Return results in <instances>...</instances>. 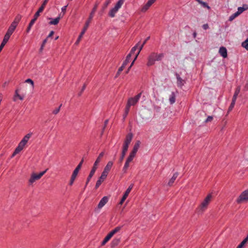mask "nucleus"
I'll return each mask as SVG.
<instances>
[{
  "mask_svg": "<svg viewBox=\"0 0 248 248\" xmlns=\"http://www.w3.org/2000/svg\"><path fill=\"white\" fill-rule=\"evenodd\" d=\"M235 102H236V100L232 99L231 104L228 108V111H231L232 109V108L234 107Z\"/></svg>",
  "mask_w": 248,
  "mask_h": 248,
  "instance_id": "58836bf2",
  "label": "nucleus"
},
{
  "mask_svg": "<svg viewBox=\"0 0 248 248\" xmlns=\"http://www.w3.org/2000/svg\"><path fill=\"white\" fill-rule=\"evenodd\" d=\"M108 174V172L104 170L100 176H101V178L106 179Z\"/></svg>",
  "mask_w": 248,
  "mask_h": 248,
  "instance_id": "a19ab883",
  "label": "nucleus"
},
{
  "mask_svg": "<svg viewBox=\"0 0 248 248\" xmlns=\"http://www.w3.org/2000/svg\"><path fill=\"white\" fill-rule=\"evenodd\" d=\"M124 1L125 0H119L115 5L114 7L110 10L108 13V16L110 17H114L115 16L116 14L123 5Z\"/></svg>",
  "mask_w": 248,
  "mask_h": 248,
  "instance_id": "20e7f679",
  "label": "nucleus"
},
{
  "mask_svg": "<svg viewBox=\"0 0 248 248\" xmlns=\"http://www.w3.org/2000/svg\"><path fill=\"white\" fill-rule=\"evenodd\" d=\"M105 180V179L101 178V176H100L96 183L95 186V189H97Z\"/></svg>",
  "mask_w": 248,
  "mask_h": 248,
  "instance_id": "7c9ffc66",
  "label": "nucleus"
},
{
  "mask_svg": "<svg viewBox=\"0 0 248 248\" xmlns=\"http://www.w3.org/2000/svg\"><path fill=\"white\" fill-rule=\"evenodd\" d=\"M113 163L112 161H108V162L107 164L106 165V166H105L104 170L109 172V171H110V170H111V169L113 166Z\"/></svg>",
  "mask_w": 248,
  "mask_h": 248,
  "instance_id": "a878e982",
  "label": "nucleus"
},
{
  "mask_svg": "<svg viewBox=\"0 0 248 248\" xmlns=\"http://www.w3.org/2000/svg\"><path fill=\"white\" fill-rule=\"evenodd\" d=\"M242 46L248 50V38L242 43Z\"/></svg>",
  "mask_w": 248,
  "mask_h": 248,
  "instance_id": "ea45409f",
  "label": "nucleus"
},
{
  "mask_svg": "<svg viewBox=\"0 0 248 248\" xmlns=\"http://www.w3.org/2000/svg\"><path fill=\"white\" fill-rule=\"evenodd\" d=\"M48 1H49V0H44L42 5L41 6V7L38 9L39 10V11H41L42 12L43 11V10L45 9V7L46 5V4L48 2Z\"/></svg>",
  "mask_w": 248,
  "mask_h": 248,
  "instance_id": "72a5a7b5",
  "label": "nucleus"
},
{
  "mask_svg": "<svg viewBox=\"0 0 248 248\" xmlns=\"http://www.w3.org/2000/svg\"><path fill=\"white\" fill-rule=\"evenodd\" d=\"M212 199L213 194L211 193H208L199 205L198 207L199 211L202 213L205 211L208 208V207L211 202Z\"/></svg>",
  "mask_w": 248,
  "mask_h": 248,
  "instance_id": "7ed1b4c3",
  "label": "nucleus"
},
{
  "mask_svg": "<svg viewBox=\"0 0 248 248\" xmlns=\"http://www.w3.org/2000/svg\"><path fill=\"white\" fill-rule=\"evenodd\" d=\"M219 53L224 58H226L227 57V49L224 46L220 47L219 49Z\"/></svg>",
  "mask_w": 248,
  "mask_h": 248,
  "instance_id": "f3484780",
  "label": "nucleus"
},
{
  "mask_svg": "<svg viewBox=\"0 0 248 248\" xmlns=\"http://www.w3.org/2000/svg\"><path fill=\"white\" fill-rule=\"evenodd\" d=\"M248 240V236L241 242L239 246H240L241 248H243L245 244L247 242Z\"/></svg>",
  "mask_w": 248,
  "mask_h": 248,
  "instance_id": "37998d69",
  "label": "nucleus"
},
{
  "mask_svg": "<svg viewBox=\"0 0 248 248\" xmlns=\"http://www.w3.org/2000/svg\"><path fill=\"white\" fill-rule=\"evenodd\" d=\"M169 101L170 104H173L175 102V94L174 93L172 92L169 98Z\"/></svg>",
  "mask_w": 248,
  "mask_h": 248,
  "instance_id": "473e14b6",
  "label": "nucleus"
},
{
  "mask_svg": "<svg viewBox=\"0 0 248 248\" xmlns=\"http://www.w3.org/2000/svg\"><path fill=\"white\" fill-rule=\"evenodd\" d=\"M133 185H131L128 188L126 189V190L125 191L123 196L124 197V198H127V197H128L129 193L130 192V191H131L132 188H133Z\"/></svg>",
  "mask_w": 248,
  "mask_h": 248,
  "instance_id": "2f4dec72",
  "label": "nucleus"
},
{
  "mask_svg": "<svg viewBox=\"0 0 248 248\" xmlns=\"http://www.w3.org/2000/svg\"><path fill=\"white\" fill-rule=\"evenodd\" d=\"M32 135V133H29L26 134L25 136H24L23 139L18 143L17 147H18L21 151L23 150V149L24 148L25 146L28 143V141L31 138Z\"/></svg>",
  "mask_w": 248,
  "mask_h": 248,
  "instance_id": "6e6552de",
  "label": "nucleus"
},
{
  "mask_svg": "<svg viewBox=\"0 0 248 248\" xmlns=\"http://www.w3.org/2000/svg\"><path fill=\"white\" fill-rule=\"evenodd\" d=\"M6 44V43H4L2 41L0 46V52L1 51L2 49H3V47L5 46V45Z\"/></svg>",
  "mask_w": 248,
  "mask_h": 248,
  "instance_id": "13d9d810",
  "label": "nucleus"
},
{
  "mask_svg": "<svg viewBox=\"0 0 248 248\" xmlns=\"http://www.w3.org/2000/svg\"><path fill=\"white\" fill-rule=\"evenodd\" d=\"M248 240V236L241 242L239 246H240L241 248H243L245 244L247 242Z\"/></svg>",
  "mask_w": 248,
  "mask_h": 248,
  "instance_id": "c03bdc74",
  "label": "nucleus"
},
{
  "mask_svg": "<svg viewBox=\"0 0 248 248\" xmlns=\"http://www.w3.org/2000/svg\"><path fill=\"white\" fill-rule=\"evenodd\" d=\"M213 119V118L212 116H209L207 117V119L205 121V122L207 123L208 122H210V121H212Z\"/></svg>",
  "mask_w": 248,
  "mask_h": 248,
  "instance_id": "4d7b16f0",
  "label": "nucleus"
},
{
  "mask_svg": "<svg viewBox=\"0 0 248 248\" xmlns=\"http://www.w3.org/2000/svg\"><path fill=\"white\" fill-rule=\"evenodd\" d=\"M196 1H197L199 4H201L202 6H203L204 8H206L208 10L210 9V7L208 5L207 3L206 2L202 1L201 0H195Z\"/></svg>",
  "mask_w": 248,
  "mask_h": 248,
  "instance_id": "c756f323",
  "label": "nucleus"
},
{
  "mask_svg": "<svg viewBox=\"0 0 248 248\" xmlns=\"http://www.w3.org/2000/svg\"><path fill=\"white\" fill-rule=\"evenodd\" d=\"M42 12L41 11H39V10H38L34 14V16H33V18L32 19V20H34L35 21H36V20H37V19L38 18V17L39 16H40V13H41Z\"/></svg>",
  "mask_w": 248,
  "mask_h": 248,
  "instance_id": "79ce46f5",
  "label": "nucleus"
},
{
  "mask_svg": "<svg viewBox=\"0 0 248 248\" xmlns=\"http://www.w3.org/2000/svg\"><path fill=\"white\" fill-rule=\"evenodd\" d=\"M93 176L89 175L87 179V181H86V186H85L88 185V183L90 182L91 179L92 178Z\"/></svg>",
  "mask_w": 248,
  "mask_h": 248,
  "instance_id": "bf43d9fd",
  "label": "nucleus"
},
{
  "mask_svg": "<svg viewBox=\"0 0 248 248\" xmlns=\"http://www.w3.org/2000/svg\"><path fill=\"white\" fill-rule=\"evenodd\" d=\"M112 236H113L109 232L101 242V245L104 246L112 238Z\"/></svg>",
  "mask_w": 248,
  "mask_h": 248,
  "instance_id": "b1692460",
  "label": "nucleus"
},
{
  "mask_svg": "<svg viewBox=\"0 0 248 248\" xmlns=\"http://www.w3.org/2000/svg\"><path fill=\"white\" fill-rule=\"evenodd\" d=\"M140 140H137L136 142L135 143V145H134L133 148L131 151V152L133 153L134 154H137L139 148L140 147Z\"/></svg>",
  "mask_w": 248,
  "mask_h": 248,
  "instance_id": "4be33fe9",
  "label": "nucleus"
},
{
  "mask_svg": "<svg viewBox=\"0 0 248 248\" xmlns=\"http://www.w3.org/2000/svg\"><path fill=\"white\" fill-rule=\"evenodd\" d=\"M97 168V166H94V165H93L91 170L93 171V172H95L96 169Z\"/></svg>",
  "mask_w": 248,
  "mask_h": 248,
  "instance_id": "e2e57ef3",
  "label": "nucleus"
},
{
  "mask_svg": "<svg viewBox=\"0 0 248 248\" xmlns=\"http://www.w3.org/2000/svg\"><path fill=\"white\" fill-rule=\"evenodd\" d=\"M108 198L107 196H104L100 201L98 204V208L99 209L102 208L108 202Z\"/></svg>",
  "mask_w": 248,
  "mask_h": 248,
  "instance_id": "dca6fc26",
  "label": "nucleus"
},
{
  "mask_svg": "<svg viewBox=\"0 0 248 248\" xmlns=\"http://www.w3.org/2000/svg\"><path fill=\"white\" fill-rule=\"evenodd\" d=\"M248 201V189L243 191L236 200L238 204Z\"/></svg>",
  "mask_w": 248,
  "mask_h": 248,
  "instance_id": "9d476101",
  "label": "nucleus"
},
{
  "mask_svg": "<svg viewBox=\"0 0 248 248\" xmlns=\"http://www.w3.org/2000/svg\"><path fill=\"white\" fill-rule=\"evenodd\" d=\"M47 169L44 171L40 172L39 173L33 172L31 174V177L29 179V184L30 185H32L36 181L39 180L47 171Z\"/></svg>",
  "mask_w": 248,
  "mask_h": 248,
  "instance_id": "39448f33",
  "label": "nucleus"
},
{
  "mask_svg": "<svg viewBox=\"0 0 248 248\" xmlns=\"http://www.w3.org/2000/svg\"><path fill=\"white\" fill-rule=\"evenodd\" d=\"M239 15H238V14L236 12H235L229 17V21L233 20L236 17H237Z\"/></svg>",
  "mask_w": 248,
  "mask_h": 248,
  "instance_id": "de8ad7c7",
  "label": "nucleus"
},
{
  "mask_svg": "<svg viewBox=\"0 0 248 248\" xmlns=\"http://www.w3.org/2000/svg\"><path fill=\"white\" fill-rule=\"evenodd\" d=\"M156 0H149L142 7L141 11L143 13L147 11L150 6Z\"/></svg>",
  "mask_w": 248,
  "mask_h": 248,
  "instance_id": "ddd939ff",
  "label": "nucleus"
},
{
  "mask_svg": "<svg viewBox=\"0 0 248 248\" xmlns=\"http://www.w3.org/2000/svg\"><path fill=\"white\" fill-rule=\"evenodd\" d=\"M11 35L6 33L5 34L2 42L7 43Z\"/></svg>",
  "mask_w": 248,
  "mask_h": 248,
  "instance_id": "4c0bfd02",
  "label": "nucleus"
},
{
  "mask_svg": "<svg viewBox=\"0 0 248 248\" xmlns=\"http://www.w3.org/2000/svg\"><path fill=\"white\" fill-rule=\"evenodd\" d=\"M121 241L120 238H115L111 242L110 245L111 248H114L118 246Z\"/></svg>",
  "mask_w": 248,
  "mask_h": 248,
  "instance_id": "412c9836",
  "label": "nucleus"
},
{
  "mask_svg": "<svg viewBox=\"0 0 248 248\" xmlns=\"http://www.w3.org/2000/svg\"><path fill=\"white\" fill-rule=\"evenodd\" d=\"M61 18H62V16H61V14H59L58 16L55 18H50L49 19L50 20V21L49 22V24L53 25H57L59 23V21Z\"/></svg>",
  "mask_w": 248,
  "mask_h": 248,
  "instance_id": "4468645a",
  "label": "nucleus"
},
{
  "mask_svg": "<svg viewBox=\"0 0 248 248\" xmlns=\"http://www.w3.org/2000/svg\"><path fill=\"white\" fill-rule=\"evenodd\" d=\"M196 35H197V33H196V32H193V37H194V38H195V37H196Z\"/></svg>",
  "mask_w": 248,
  "mask_h": 248,
  "instance_id": "338daca9",
  "label": "nucleus"
},
{
  "mask_svg": "<svg viewBox=\"0 0 248 248\" xmlns=\"http://www.w3.org/2000/svg\"><path fill=\"white\" fill-rule=\"evenodd\" d=\"M21 151V150L16 147L11 155V158L14 157L16 155L19 153Z\"/></svg>",
  "mask_w": 248,
  "mask_h": 248,
  "instance_id": "e433bc0d",
  "label": "nucleus"
},
{
  "mask_svg": "<svg viewBox=\"0 0 248 248\" xmlns=\"http://www.w3.org/2000/svg\"><path fill=\"white\" fill-rule=\"evenodd\" d=\"M133 138V134L131 133L128 134L125 138L124 143L129 145Z\"/></svg>",
  "mask_w": 248,
  "mask_h": 248,
  "instance_id": "6ab92c4d",
  "label": "nucleus"
},
{
  "mask_svg": "<svg viewBox=\"0 0 248 248\" xmlns=\"http://www.w3.org/2000/svg\"><path fill=\"white\" fill-rule=\"evenodd\" d=\"M67 6H68V4L65 6H63L61 9L62 13V14H61V16H62V17H63V16L65 15V14L66 13V8H67Z\"/></svg>",
  "mask_w": 248,
  "mask_h": 248,
  "instance_id": "49530a36",
  "label": "nucleus"
},
{
  "mask_svg": "<svg viewBox=\"0 0 248 248\" xmlns=\"http://www.w3.org/2000/svg\"><path fill=\"white\" fill-rule=\"evenodd\" d=\"M125 66L124 65V64H122V65H121V66L119 68L117 73H116V78L118 77L121 72L124 70V69L125 68Z\"/></svg>",
  "mask_w": 248,
  "mask_h": 248,
  "instance_id": "c9c22d12",
  "label": "nucleus"
},
{
  "mask_svg": "<svg viewBox=\"0 0 248 248\" xmlns=\"http://www.w3.org/2000/svg\"><path fill=\"white\" fill-rule=\"evenodd\" d=\"M141 96V93L133 97H130L128 99L126 104L130 107L135 106L139 101Z\"/></svg>",
  "mask_w": 248,
  "mask_h": 248,
  "instance_id": "9b49d317",
  "label": "nucleus"
},
{
  "mask_svg": "<svg viewBox=\"0 0 248 248\" xmlns=\"http://www.w3.org/2000/svg\"><path fill=\"white\" fill-rule=\"evenodd\" d=\"M54 33V31H51L50 32L49 35H48L47 38L51 37L53 35Z\"/></svg>",
  "mask_w": 248,
  "mask_h": 248,
  "instance_id": "0e129e2a",
  "label": "nucleus"
},
{
  "mask_svg": "<svg viewBox=\"0 0 248 248\" xmlns=\"http://www.w3.org/2000/svg\"><path fill=\"white\" fill-rule=\"evenodd\" d=\"M136 59H136L135 57L134 58V59L133 60V61H132V62H131V63L130 64V65L129 66L128 68L127 69V70L126 71V74H127L129 72L130 68L132 67V65H133V64H134V62H135V61H136Z\"/></svg>",
  "mask_w": 248,
  "mask_h": 248,
  "instance_id": "864d4df0",
  "label": "nucleus"
},
{
  "mask_svg": "<svg viewBox=\"0 0 248 248\" xmlns=\"http://www.w3.org/2000/svg\"><path fill=\"white\" fill-rule=\"evenodd\" d=\"M126 198H124V196H123L121 200L120 201V202H119V204L120 205H122L123 203H124V201L126 200Z\"/></svg>",
  "mask_w": 248,
  "mask_h": 248,
  "instance_id": "052dcab7",
  "label": "nucleus"
},
{
  "mask_svg": "<svg viewBox=\"0 0 248 248\" xmlns=\"http://www.w3.org/2000/svg\"><path fill=\"white\" fill-rule=\"evenodd\" d=\"M127 116V115H126V112H124V118L125 119Z\"/></svg>",
  "mask_w": 248,
  "mask_h": 248,
  "instance_id": "774afa93",
  "label": "nucleus"
},
{
  "mask_svg": "<svg viewBox=\"0 0 248 248\" xmlns=\"http://www.w3.org/2000/svg\"><path fill=\"white\" fill-rule=\"evenodd\" d=\"M178 176V173L177 172H175L172 177L170 179L168 182V185L170 186H172L176 178Z\"/></svg>",
  "mask_w": 248,
  "mask_h": 248,
  "instance_id": "a211bd4d",
  "label": "nucleus"
},
{
  "mask_svg": "<svg viewBox=\"0 0 248 248\" xmlns=\"http://www.w3.org/2000/svg\"><path fill=\"white\" fill-rule=\"evenodd\" d=\"M104 152H102L101 153H100V154L97 157V159H96L93 165H94V166H97L98 163L100 162L101 159L102 157L104 156Z\"/></svg>",
  "mask_w": 248,
  "mask_h": 248,
  "instance_id": "bb28decb",
  "label": "nucleus"
},
{
  "mask_svg": "<svg viewBox=\"0 0 248 248\" xmlns=\"http://www.w3.org/2000/svg\"><path fill=\"white\" fill-rule=\"evenodd\" d=\"M138 46L139 44H136L134 46H133L132 48L130 53L127 55L125 60L123 63V64H124V65L126 66L127 65V64L130 62L131 61V57H133L134 58H135V55L136 53L135 52L138 48Z\"/></svg>",
  "mask_w": 248,
  "mask_h": 248,
  "instance_id": "0eeeda50",
  "label": "nucleus"
},
{
  "mask_svg": "<svg viewBox=\"0 0 248 248\" xmlns=\"http://www.w3.org/2000/svg\"><path fill=\"white\" fill-rule=\"evenodd\" d=\"M83 162V160L82 159L80 162V163L78 164V165L77 166V167L73 171L72 174L71 175V178H70L69 184L70 186L73 185V184L78 175L79 170L81 169Z\"/></svg>",
  "mask_w": 248,
  "mask_h": 248,
  "instance_id": "1a4fd4ad",
  "label": "nucleus"
},
{
  "mask_svg": "<svg viewBox=\"0 0 248 248\" xmlns=\"http://www.w3.org/2000/svg\"><path fill=\"white\" fill-rule=\"evenodd\" d=\"M131 107L129 106L127 104L126 105L125 109H124V112H126V115H128L129 111L130 110V108Z\"/></svg>",
  "mask_w": 248,
  "mask_h": 248,
  "instance_id": "5fc2aeb1",
  "label": "nucleus"
},
{
  "mask_svg": "<svg viewBox=\"0 0 248 248\" xmlns=\"http://www.w3.org/2000/svg\"><path fill=\"white\" fill-rule=\"evenodd\" d=\"M61 106H62V105H61L58 108H56L54 110H53L52 111L53 114H58L60 110Z\"/></svg>",
  "mask_w": 248,
  "mask_h": 248,
  "instance_id": "603ef678",
  "label": "nucleus"
},
{
  "mask_svg": "<svg viewBox=\"0 0 248 248\" xmlns=\"http://www.w3.org/2000/svg\"><path fill=\"white\" fill-rule=\"evenodd\" d=\"M17 98H18L20 100H23L24 97L23 96L20 95L18 93V90H16L15 92V94L14 95V100L15 101L16 100Z\"/></svg>",
  "mask_w": 248,
  "mask_h": 248,
  "instance_id": "cd10ccee",
  "label": "nucleus"
},
{
  "mask_svg": "<svg viewBox=\"0 0 248 248\" xmlns=\"http://www.w3.org/2000/svg\"><path fill=\"white\" fill-rule=\"evenodd\" d=\"M110 2H111L110 0H106L104 3L103 8L104 9H105L106 8H107V7L108 6V5L110 3Z\"/></svg>",
  "mask_w": 248,
  "mask_h": 248,
  "instance_id": "09e8293b",
  "label": "nucleus"
},
{
  "mask_svg": "<svg viewBox=\"0 0 248 248\" xmlns=\"http://www.w3.org/2000/svg\"><path fill=\"white\" fill-rule=\"evenodd\" d=\"M164 57L162 53H157L152 52L150 53L147 58L146 65L148 67L151 66L155 63L156 61H160Z\"/></svg>",
  "mask_w": 248,
  "mask_h": 248,
  "instance_id": "f257e3e1",
  "label": "nucleus"
},
{
  "mask_svg": "<svg viewBox=\"0 0 248 248\" xmlns=\"http://www.w3.org/2000/svg\"><path fill=\"white\" fill-rule=\"evenodd\" d=\"M248 9V5L247 4H243L242 7H239L237 9V12H236L238 15H240L244 11Z\"/></svg>",
  "mask_w": 248,
  "mask_h": 248,
  "instance_id": "aec40b11",
  "label": "nucleus"
},
{
  "mask_svg": "<svg viewBox=\"0 0 248 248\" xmlns=\"http://www.w3.org/2000/svg\"><path fill=\"white\" fill-rule=\"evenodd\" d=\"M94 173H95V172H93V171L91 170V171H90V173L89 175H91V176H93V175H94Z\"/></svg>",
  "mask_w": 248,
  "mask_h": 248,
  "instance_id": "69168bd1",
  "label": "nucleus"
},
{
  "mask_svg": "<svg viewBox=\"0 0 248 248\" xmlns=\"http://www.w3.org/2000/svg\"><path fill=\"white\" fill-rule=\"evenodd\" d=\"M146 42V41H144V42L141 45H140L139 43L137 44H139V46H138V48H137V49H138V51L136 52V53L135 55L136 59L137 58L138 55H139L140 51L142 50V49L144 45L145 44Z\"/></svg>",
  "mask_w": 248,
  "mask_h": 248,
  "instance_id": "5701e85b",
  "label": "nucleus"
},
{
  "mask_svg": "<svg viewBox=\"0 0 248 248\" xmlns=\"http://www.w3.org/2000/svg\"><path fill=\"white\" fill-rule=\"evenodd\" d=\"M240 87L238 86L235 89V91L234 92V94L233 95L232 99L236 100L237 96H238V94L240 93Z\"/></svg>",
  "mask_w": 248,
  "mask_h": 248,
  "instance_id": "c85d7f7f",
  "label": "nucleus"
},
{
  "mask_svg": "<svg viewBox=\"0 0 248 248\" xmlns=\"http://www.w3.org/2000/svg\"><path fill=\"white\" fill-rule=\"evenodd\" d=\"M20 19L21 17L20 16H17L15 18L14 20L12 22L11 25L9 26L6 32L7 33L11 35L13 34L15 29H16Z\"/></svg>",
  "mask_w": 248,
  "mask_h": 248,
  "instance_id": "423d86ee",
  "label": "nucleus"
},
{
  "mask_svg": "<svg viewBox=\"0 0 248 248\" xmlns=\"http://www.w3.org/2000/svg\"><path fill=\"white\" fill-rule=\"evenodd\" d=\"M97 4H95L90 15L88 21H86L85 25L83 29H82V31L80 32L78 39L77 40V41L75 43L76 45H78L79 44V43L80 42V41H81V40L83 37V35L84 34V33H85L86 31H87V30L89 27L90 21L92 19V18L93 16V15L97 9Z\"/></svg>",
  "mask_w": 248,
  "mask_h": 248,
  "instance_id": "f03ea898",
  "label": "nucleus"
},
{
  "mask_svg": "<svg viewBox=\"0 0 248 248\" xmlns=\"http://www.w3.org/2000/svg\"><path fill=\"white\" fill-rule=\"evenodd\" d=\"M177 79V83L178 87H182L186 83V81L183 79L177 73L175 74Z\"/></svg>",
  "mask_w": 248,
  "mask_h": 248,
  "instance_id": "2eb2a0df",
  "label": "nucleus"
},
{
  "mask_svg": "<svg viewBox=\"0 0 248 248\" xmlns=\"http://www.w3.org/2000/svg\"><path fill=\"white\" fill-rule=\"evenodd\" d=\"M25 82L30 83L31 85L32 88H34V82L32 79L28 78L25 80Z\"/></svg>",
  "mask_w": 248,
  "mask_h": 248,
  "instance_id": "3c124183",
  "label": "nucleus"
},
{
  "mask_svg": "<svg viewBox=\"0 0 248 248\" xmlns=\"http://www.w3.org/2000/svg\"><path fill=\"white\" fill-rule=\"evenodd\" d=\"M122 226H118L115 227L114 229L111 230L109 233L111 235L113 236L115 233L120 231V230L122 229Z\"/></svg>",
  "mask_w": 248,
  "mask_h": 248,
  "instance_id": "393cba45",
  "label": "nucleus"
},
{
  "mask_svg": "<svg viewBox=\"0 0 248 248\" xmlns=\"http://www.w3.org/2000/svg\"><path fill=\"white\" fill-rule=\"evenodd\" d=\"M202 28L204 30H207L209 28V26L208 24H204L202 25Z\"/></svg>",
  "mask_w": 248,
  "mask_h": 248,
  "instance_id": "680f3d73",
  "label": "nucleus"
},
{
  "mask_svg": "<svg viewBox=\"0 0 248 248\" xmlns=\"http://www.w3.org/2000/svg\"><path fill=\"white\" fill-rule=\"evenodd\" d=\"M136 154H134L132 152H130L128 156L126 159V161L124 163V166L123 170L124 172H126L127 170L129 167V164L133 160L134 158L136 156Z\"/></svg>",
  "mask_w": 248,
  "mask_h": 248,
  "instance_id": "f8f14e48",
  "label": "nucleus"
},
{
  "mask_svg": "<svg viewBox=\"0 0 248 248\" xmlns=\"http://www.w3.org/2000/svg\"><path fill=\"white\" fill-rule=\"evenodd\" d=\"M128 145L124 143L122 147V152L126 153L128 148Z\"/></svg>",
  "mask_w": 248,
  "mask_h": 248,
  "instance_id": "a18cd8bd",
  "label": "nucleus"
},
{
  "mask_svg": "<svg viewBox=\"0 0 248 248\" xmlns=\"http://www.w3.org/2000/svg\"><path fill=\"white\" fill-rule=\"evenodd\" d=\"M125 155H126V153L122 152L121 156L120 158V162H122L123 160Z\"/></svg>",
  "mask_w": 248,
  "mask_h": 248,
  "instance_id": "6e6d98bb",
  "label": "nucleus"
},
{
  "mask_svg": "<svg viewBox=\"0 0 248 248\" xmlns=\"http://www.w3.org/2000/svg\"><path fill=\"white\" fill-rule=\"evenodd\" d=\"M35 22V21L34 20H32V19L31 20V21H30V22L28 25L27 30H26V31L27 33H28L30 31L31 28L32 26H33V25L34 24Z\"/></svg>",
  "mask_w": 248,
  "mask_h": 248,
  "instance_id": "f704fd0d",
  "label": "nucleus"
},
{
  "mask_svg": "<svg viewBox=\"0 0 248 248\" xmlns=\"http://www.w3.org/2000/svg\"><path fill=\"white\" fill-rule=\"evenodd\" d=\"M47 38L45 39L43 41V43H42V44L40 47V52H42L43 51V50L44 49V47L45 46V44L47 42Z\"/></svg>",
  "mask_w": 248,
  "mask_h": 248,
  "instance_id": "8fccbe9b",
  "label": "nucleus"
}]
</instances>
